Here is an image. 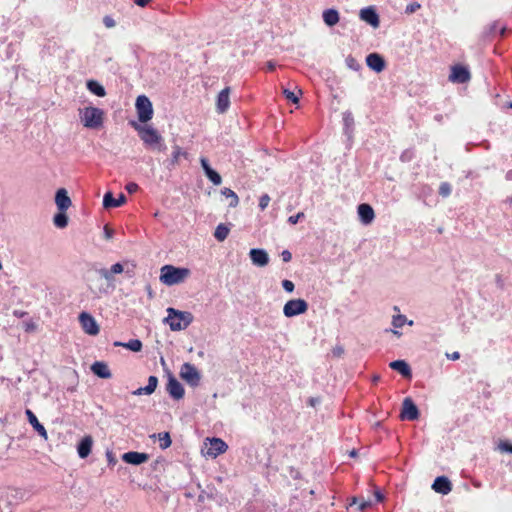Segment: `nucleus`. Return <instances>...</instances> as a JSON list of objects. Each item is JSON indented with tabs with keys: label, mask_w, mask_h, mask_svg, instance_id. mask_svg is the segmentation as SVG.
I'll return each mask as SVG.
<instances>
[{
	"label": "nucleus",
	"mask_w": 512,
	"mask_h": 512,
	"mask_svg": "<svg viewBox=\"0 0 512 512\" xmlns=\"http://www.w3.org/2000/svg\"><path fill=\"white\" fill-rule=\"evenodd\" d=\"M191 274L190 269L185 267H175L173 265H164L160 269V281L167 285L173 286L183 283Z\"/></svg>",
	"instance_id": "1"
},
{
	"label": "nucleus",
	"mask_w": 512,
	"mask_h": 512,
	"mask_svg": "<svg viewBox=\"0 0 512 512\" xmlns=\"http://www.w3.org/2000/svg\"><path fill=\"white\" fill-rule=\"evenodd\" d=\"M167 317L164 322L169 325L172 331H180L186 329L193 322V315L188 311H180L169 307L167 309Z\"/></svg>",
	"instance_id": "2"
},
{
	"label": "nucleus",
	"mask_w": 512,
	"mask_h": 512,
	"mask_svg": "<svg viewBox=\"0 0 512 512\" xmlns=\"http://www.w3.org/2000/svg\"><path fill=\"white\" fill-rule=\"evenodd\" d=\"M79 116L83 125L90 129H98L103 125L104 111L100 108L89 106L79 110Z\"/></svg>",
	"instance_id": "3"
},
{
	"label": "nucleus",
	"mask_w": 512,
	"mask_h": 512,
	"mask_svg": "<svg viewBox=\"0 0 512 512\" xmlns=\"http://www.w3.org/2000/svg\"><path fill=\"white\" fill-rule=\"evenodd\" d=\"M131 125L138 132L139 137L147 146H156L161 143L162 136L158 131L151 126H142L136 122H132Z\"/></svg>",
	"instance_id": "4"
},
{
	"label": "nucleus",
	"mask_w": 512,
	"mask_h": 512,
	"mask_svg": "<svg viewBox=\"0 0 512 512\" xmlns=\"http://www.w3.org/2000/svg\"><path fill=\"white\" fill-rule=\"evenodd\" d=\"M138 119L142 123H146L153 117V106L149 98L145 95H140L135 103Z\"/></svg>",
	"instance_id": "5"
},
{
	"label": "nucleus",
	"mask_w": 512,
	"mask_h": 512,
	"mask_svg": "<svg viewBox=\"0 0 512 512\" xmlns=\"http://www.w3.org/2000/svg\"><path fill=\"white\" fill-rule=\"evenodd\" d=\"M308 310V303L304 299H292L286 302L283 313L286 317H294L304 314Z\"/></svg>",
	"instance_id": "6"
},
{
	"label": "nucleus",
	"mask_w": 512,
	"mask_h": 512,
	"mask_svg": "<svg viewBox=\"0 0 512 512\" xmlns=\"http://www.w3.org/2000/svg\"><path fill=\"white\" fill-rule=\"evenodd\" d=\"M180 377L191 386H197L200 382V374L196 367L190 363L181 366Z\"/></svg>",
	"instance_id": "7"
},
{
	"label": "nucleus",
	"mask_w": 512,
	"mask_h": 512,
	"mask_svg": "<svg viewBox=\"0 0 512 512\" xmlns=\"http://www.w3.org/2000/svg\"><path fill=\"white\" fill-rule=\"evenodd\" d=\"M79 322L83 331L88 335L95 336L100 331L96 320L87 312H82L79 315Z\"/></svg>",
	"instance_id": "8"
},
{
	"label": "nucleus",
	"mask_w": 512,
	"mask_h": 512,
	"mask_svg": "<svg viewBox=\"0 0 512 512\" xmlns=\"http://www.w3.org/2000/svg\"><path fill=\"white\" fill-rule=\"evenodd\" d=\"M400 417L402 420L409 421H414L419 418V410L411 398L404 399Z\"/></svg>",
	"instance_id": "9"
},
{
	"label": "nucleus",
	"mask_w": 512,
	"mask_h": 512,
	"mask_svg": "<svg viewBox=\"0 0 512 512\" xmlns=\"http://www.w3.org/2000/svg\"><path fill=\"white\" fill-rule=\"evenodd\" d=\"M209 445L206 448L205 455L208 457L216 458L217 456L225 453L228 445L220 438L208 439Z\"/></svg>",
	"instance_id": "10"
},
{
	"label": "nucleus",
	"mask_w": 512,
	"mask_h": 512,
	"mask_svg": "<svg viewBox=\"0 0 512 512\" xmlns=\"http://www.w3.org/2000/svg\"><path fill=\"white\" fill-rule=\"evenodd\" d=\"M471 78L469 70L462 65H454L451 68L449 80L453 83H467Z\"/></svg>",
	"instance_id": "11"
},
{
	"label": "nucleus",
	"mask_w": 512,
	"mask_h": 512,
	"mask_svg": "<svg viewBox=\"0 0 512 512\" xmlns=\"http://www.w3.org/2000/svg\"><path fill=\"white\" fill-rule=\"evenodd\" d=\"M230 87H225L222 89L216 98V111L219 114H224L230 107Z\"/></svg>",
	"instance_id": "12"
},
{
	"label": "nucleus",
	"mask_w": 512,
	"mask_h": 512,
	"mask_svg": "<svg viewBox=\"0 0 512 512\" xmlns=\"http://www.w3.org/2000/svg\"><path fill=\"white\" fill-rule=\"evenodd\" d=\"M357 212L361 223L364 225L371 224L375 218V212L372 206L367 203L360 204L357 208Z\"/></svg>",
	"instance_id": "13"
},
{
	"label": "nucleus",
	"mask_w": 512,
	"mask_h": 512,
	"mask_svg": "<svg viewBox=\"0 0 512 512\" xmlns=\"http://www.w3.org/2000/svg\"><path fill=\"white\" fill-rule=\"evenodd\" d=\"M167 391L176 400L182 399L185 393L181 383L173 376H170L168 379Z\"/></svg>",
	"instance_id": "14"
},
{
	"label": "nucleus",
	"mask_w": 512,
	"mask_h": 512,
	"mask_svg": "<svg viewBox=\"0 0 512 512\" xmlns=\"http://www.w3.org/2000/svg\"><path fill=\"white\" fill-rule=\"evenodd\" d=\"M149 455L143 452L130 451L122 455V460L128 464L140 465L147 462Z\"/></svg>",
	"instance_id": "15"
},
{
	"label": "nucleus",
	"mask_w": 512,
	"mask_h": 512,
	"mask_svg": "<svg viewBox=\"0 0 512 512\" xmlns=\"http://www.w3.org/2000/svg\"><path fill=\"white\" fill-rule=\"evenodd\" d=\"M432 489L437 493L447 495L452 490V484L447 477L439 476L434 480V483L432 484Z\"/></svg>",
	"instance_id": "16"
},
{
	"label": "nucleus",
	"mask_w": 512,
	"mask_h": 512,
	"mask_svg": "<svg viewBox=\"0 0 512 512\" xmlns=\"http://www.w3.org/2000/svg\"><path fill=\"white\" fill-rule=\"evenodd\" d=\"M249 255L254 265L263 267L269 262L268 254L263 249H251Z\"/></svg>",
	"instance_id": "17"
},
{
	"label": "nucleus",
	"mask_w": 512,
	"mask_h": 512,
	"mask_svg": "<svg viewBox=\"0 0 512 512\" xmlns=\"http://www.w3.org/2000/svg\"><path fill=\"white\" fill-rule=\"evenodd\" d=\"M200 163H201V166L205 172V175L207 176V178L214 184V185H220L221 182H222V178L221 176L219 175L218 172H216L215 170H213L210 165H209V162L206 158L202 157L200 159Z\"/></svg>",
	"instance_id": "18"
},
{
	"label": "nucleus",
	"mask_w": 512,
	"mask_h": 512,
	"mask_svg": "<svg viewBox=\"0 0 512 512\" xmlns=\"http://www.w3.org/2000/svg\"><path fill=\"white\" fill-rule=\"evenodd\" d=\"M366 64L370 69L376 72H381L385 68V61L383 57L377 53L369 54L366 58Z\"/></svg>",
	"instance_id": "19"
},
{
	"label": "nucleus",
	"mask_w": 512,
	"mask_h": 512,
	"mask_svg": "<svg viewBox=\"0 0 512 512\" xmlns=\"http://www.w3.org/2000/svg\"><path fill=\"white\" fill-rule=\"evenodd\" d=\"M360 18L373 27L379 26V16L372 7L361 9Z\"/></svg>",
	"instance_id": "20"
},
{
	"label": "nucleus",
	"mask_w": 512,
	"mask_h": 512,
	"mask_svg": "<svg viewBox=\"0 0 512 512\" xmlns=\"http://www.w3.org/2000/svg\"><path fill=\"white\" fill-rule=\"evenodd\" d=\"M55 202L58 209L65 212L71 206V199L64 188H60L56 192Z\"/></svg>",
	"instance_id": "21"
},
{
	"label": "nucleus",
	"mask_w": 512,
	"mask_h": 512,
	"mask_svg": "<svg viewBox=\"0 0 512 512\" xmlns=\"http://www.w3.org/2000/svg\"><path fill=\"white\" fill-rule=\"evenodd\" d=\"M126 203V196L121 193L117 199H115L111 192L105 193L103 197V206L105 208H116Z\"/></svg>",
	"instance_id": "22"
},
{
	"label": "nucleus",
	"mask_w": 512,
	"mask_h": 512,
	"mask_svg": "<svg viewBox=\"0 0 512 512\" xmlns=\"http://www.w3.org/2000/svg\"><path fill=\"white\" fill-rule=\"evenodd\" d=\"M25 413L32 427L38 432L40 436H42L44 439H47V431L45 427L38 421L36 415L30 409H27Z\"/></svg>",
	"instance_id": "23"
},
{
	"label": "nucleus",
	"mask_w": 512,
	"mask_h": 512,
	"mask_svg": "<svg viewBox=\"0 0 512 512\" xmlns=\"http://www.w3.org/2000/svg\"><path fill=\"white\" fill-rule=\"evenodd\" d=\"M91 370L95 375L102 379H109L112 376L107 364L104 362L97 361L93 363L91 366Z\"/></svg>",
	"instance_id": "24"
},
{
	"label": "nucleus",
	"mask_w": 512,
	"mask_h": 512,
	"mask_svg": "<svg viewBox=\"0 0 512 512\" xmlns=\"http://www.w3.org/2000/svg\"><path fill=\"white\" fill-rule=\"evenodd\" d=\"M390 368L399 372L403 377L411 378L412 373L409 365L404 360H395L389 364Z\"/></svg>",
	"instance_id": "25"
},
{
	"label": "nucleus",
	"mask_w": 512,
	"mask_h": 512,
	"mask_svg": "<svg viewBox=\"0 0 512 512\" xmlns=\"http://www.w3.org/2000/svg\"><path fill=\"white\" fill-rule=\"evenodd\" d=\"M93 440L91 436H85L78 444L77 451L80 458H86L91 453Z\"/></svg>",
	"instance_id": "26"
},
{
	"label": "nucleus",
	"mask_w": 512,
	"mask_h": 512,
	"mask_svg": "<svg viewBox=\"0 0 512 512\" xmlns=\"http://www.w3.org/2000/svg\"><path fill=\"white\" fill-rule=\"evenodd\" d=\"M158 385V378L156 376H150L148 378V384L145 387H140L133 392L134 395L140 396L142 394H152Z\"/></svg>",
	"instance_id": "27"
},
{
	"label": "nucleus",
	"mask_w": 512,
	"mask_h": 512,
	"mask_svg": "<svg viewBox=\"0 0 512 512\" xmlns=\"http://www.w3.org/2000/svg\"><path fill=\"white\" fill-rule=\"evenodd\" d=\"M322 16L324 23L329 27L336 25L340 20L339 12L332 8L324 10Z\"/></svg>",
	"instance_id": "28"
},
{
	"label": "nucleus",
	"mask_w": 512,
	"mask_h": 512,
	"mask_svg": "<svg viewBox=\"0 0 512 512\" xmlns=\"http://www.w3.org/2000/svg\"><path fill=\"white\" fill-rule=\"evenodd\" d=\"M124 270L123 265L120 263H116L111 266L110 270L107 269H101L100 275L105 278L106 280L110 281L113 279V274H119L122 273Z\"/></svg>",
	"instance_id": "29"
},
{
	"label": "nucleus",
	"mask_w": 512,
	"mask_h": 512,
	"mask_svg": "<svg viewBox=\"0 0 512 512\" xmlns=\"http://www.w3.org/2000/svg\"><path fill=\"white\" fill-rule=\"evenodd\" d=\"M86 86L91 93L95 94L98 97H104L106 95L104 87L96 80H88Z\"/></svg>",
	"instance_id": "30"
},
{
	"label": "nucleus",
	"mask_w": 512,
	"mask_h": 512,
	"mask_svg": "<svg viewBox=\"0 0 512 512\" xmlns=\"http://www.w3.org/2000/svg\"><path fill=\"white\" fill-rule=\"evenodd\" d=\"M115 346L125 347L133 352H139L142 349V342L139 339H131L127 343L115 342Z\"/></svg>",
	"instance_id": "31"
},
{
	"label": "nucleus",
	"mask_w": 512,
	"mask_h": 512,
	"mask_svg": "<svg viewBox=\"0 0 512 512\" xmlns=\"http://www.w3.org/2000/svg\"><path fill=\"white\" fill-rule=\"evenodd\" d=\"M228 234H229V228L227 226H225L224 224H219L215 229L214 237L218 241H224L228 237Z\"/></svg>",
	"instance_id": "32"
},
{
	"label": "nucleus",
	"mask_w": 512,
	"mask_h": 512,
	"mask_svg": "<svg viewBox=\"0 0 512 512\" xmlns=\"http://www.w3.org/2000/svg\"><path fill=\"white\" fill-rule=\"evenodd\" d=\"M181 157L188 158V153L183 151L181 149V147L175 146L174 150H173V153H172V159H171L172 165L179 164Z\"/></svg>",
	"instance_id": "33"
},
{
	"label": "nucleus",
	"mask_w": 512,
	"mask_h": 512,
	"mask_svg": "<svg viewBox=\"0 0 512 512\" xmlns=\"http://www.w3.org/2000/svg\"><path fill=\"white\" fill-rule=\"evenodd\" d=\"M222 194L226 197V198H230L231 201L229 203L230 207H236L239 203V198L237 196V194L231 190L230 188H224L222 190Z\"/></svg>",
	"instance_id": "34"
},
{
	"label": "nucleus",
	"mask_w": 512,
	"mask_h": 512,
	"mask_svg": "<svg viewBox=\"0 0 512 512\" xmlns=\"http://www.w3.org/2000/svg\"><path fill=\"white\" fill-rule=\"evenodd\" d=\"M54 224L59 228H65L68 224V217L65 212H60L54 216Z\"/></svg>",
	"instance_id": "35"
},
{
	"label": "nucleus",
	"mask_w": 512,
	"mask_h": 512,
	"mask_svg": "<svg viewBox=\"0 0 512 512\" xmlns=\"http://www.w3.org/2000/svg\"><path fill=\"white\" fill-rule=\"evenodd\" d=\"M158 438H159V445L162 449H166V448L170 447L172 441H171V438H170V435L168 432L159 433Z\"/></svg>",
	"instance_id": "36"
},
{
	"label": "nucleus",
	"mask_w": 512,
	"mask_h": 512,
	"mask_svg": "<svg viewBox=\"0 0 512 512\" xmlns=\"http://www.w3.org/2000/svg\"><path fill=\"white\" fill-rule=\"evenodd\" d=\"M356 504L358 505V509L360 511H363V510H365V509H367L368 507L371 506V502L370 501H366V500L360 499L358 497H353L351 499L350 506L356 505Z\"/></svg>",
	"instance_id": "37"
},
{
	"label": "nucleus",
	"mask_w": 512,
	"mask_h": 512,
	"mask_svg": "<svg viewBox=\"0 0 512 512\" xmlns=\"http://www.w3.org/2000/svg\"><path fill=\"white\" fill-rule=\"evenodd\" d=\"M452 187L448 182H443L439 186V194L442 197H448L451 194Z\"/></svg>",
	"instance_id": "38"
},
{
	"label": "nucleus",
	"mask_w": 512,
	"mask_h": 512,
	"mask_svg": "<svg viewBox=\"0 0 512 512\" xmlns=\"http://www.w3.org/2000/svg\"><path fill=\"white\" fill-rule=\"evenodd\" d=\"M283 94L285 95L286 99L292 103L297 104L299 102V97L294 92L288 89H284Z\"/></svg>",
	"instance_id": "39"
},
{
	"label": "nucleus",
	"mask_w": 512,
	"mask_h": 512,
	"mask_svg": "<svg viewBox=\"0 0 512 512\" xmlns=\"http://www.w3.org/2000/svg\"><path fill=\"white\" fill-rule=\"evenodd\" d=\"M270 196L268 194H263L259 199V208L263 211L265 210L270 203Z\"/></svg>",
	"instance_id": "40"
},
{
	"label": "nucleus",
	"mask_w": 512,
	"mask_h": 512,
	"mask_svg": "<svg viewBox=\"0 0 512 512\" xmlns=\"http://www.w3.org/2000/svg\"><path fill=\"white\" fill-rule=\"evenodd\" d=\"M406 322V317L404 315H397L393 317L392 324L396 328L402 327Z\"/></svg>",
	"instance_id": "41"
},
{
	"label": "nucleus",
	"mask_w": 512,
	"mask_h": 512,
	"mask_svg": "<svg viewBox=\"0 0 512 512\" xmlns=\"http://www.w3.org/2000/svg\"><path fill=\"white\" fill-rule=\"evenodd\" d=\"M499 449L502 452L512 453V443H510L509 441H501L499 444Z\"/></svg>",
	"instance_id": "42"
},
{
	"label": "nucleus",
	"mask_w": 512,
	"mask_h": 512,
	"mask_svg": "<svg viewBox=\"0 0 512 512\" xmlns=\"http://www.w3.org/2000/svg\"><path fill=\"white\" fill-rule=\"evenodd\" d=\"M420 7H421V5L419 3L413 2L406 6L405 12L407 14H412V13L416 12L417 10H419Z\"/></svg>",
	"instance_id": "43"
},
{
	"label": "nucleus",
	"mask_w": 512,
	"mask_h": 512,
	"mask_svg": "<svg viewBox=\"0 0 512 512\" xmlns=\"http://www.w3.org/2000/svg\"><path fill=\"white\" fill-rule=\"evenodd\" d=\"M282 286L284 288L285 291L289 292V293H292L294 291V288H295V285L292 281L290 280H283L282 281Z\"/></svg>",
	"instance_id": "44"
},
{
	"label": "nucleus",
	"mask_w": 512,
	"mask_h": 512,
	"mask_svg": "<svg viewBox=\"0 0 512 512\" xmlns=\"http://www.w3.org/2000/svg\"><path fill=\"white\" fill-rule=\"evenodd\" d=\"M37 328V324L33 321H28L24 323V330L28 333L34 332Z\"/></svg>",
	"instance_id": "45"
},
{
	"label": "nucleus",
	"mask_w": 512,
	"mask_h": 512,
	"mask_svg": "<svg viewBox=\"0 0 512 512\" xmlns=\"http://www.w3.org/2000/svg\"><path fill=\"white\" fill-rule=\"evenodd\" d=\"M304 217V213L303 212H299L297 213L296 215H293V216H290L288 218V222L292 225H295L298 223V221Z\"/></svg>",
	"instance_id": "46"
},
{
	"label": "nucleus",
	"mask_w": 512,
	"mask_h": 512,
	"mask_svg": "<svg viewBox=\"0 0 512 512\" xmlns=\"http://www.w3.org/2000/svg\"><path fill=\"white\" fill-rule=\"evenodd\" d=\"M125 188L128 193L133 194L139 189V186H138V184H136L134 182H130L126 185Z\"/></svg>",
	"instance_id": "47"
},
{
	"label": "nucleus",
	"mask_w": 512,
	"mask_h": 512,
	"mask_svg": "<svg viewBox=\"0 0 512 512\" xmlns=\"http://www.w3.org/2000/svg\"><path fill=\"white\" fill-rule=\"evenodd\" d=\"M281 258L284 262H289L292 259V254L288 250H284L281 253Z\"/></svg>",
	"instance_id": "48"
},
{
	"label": "nucleus",
	"mask_w": 512,
	"mask_h": 512,
	"mask_svg": "<svg viewBox=\"0 0 512 512\" xmlns=\"http://www.w3.org/2000/svg\"><path fill=\"white\" fill-rule=\"evenodd\" d=\"M446 356H447V358L455 361V360H458L460 358V353L455 351V352H453L451 354L447 353Z\"/></svg>",
	"instance_id": "49"
},
{
	"label": "nucleus",
	"mask_w": 512,
	"mask_h": 512,
	"mask_svg": "<svg viewBox=\"0 0 512 512\" xmlns=\"http://www.w3.org/2000/svg\"><path fill=\"white\" fill-rule=\"evenodd\" d=\"M151 0H134L135 4L144 7L146 6Z\"/></svg>",
	"instance_id": "50"
},
{
	"label": "nucleus",
	"mask_w": 512,
	"mask_h": 512,
	"mask_svg": "<svg viewBox=\"0 0 512 512\" xmlns=\"http://www.w3.org/2000/svg\"><path fill=\"white\" fill-rule=\"evenodd\" d=\"M275 67H276V65L274 62H272V61L267 62L266 68L268 71H270V72L274 71Z\"/></svg>",
	"instance_id": "51"
},
{
	"label": "nucleus",
	"mask_w": 512,
	"mask_h": 512,
	"mask_svg": "<svg viewBox=\"0 0 512 512\" xmlns=\"http://www.w3.org/2000/svg\"><path fill=\"white\" fill-rule=\"evenodd\" d=\"M104 23H105V25L107 27H113L114 26V21L111 18H109V17H106L104 19Z\"/></svg>",
	"instance_id": "52"
},
{
	"label": "nucleus",
	"mask_w": 512,
	"mask_h": 512,
	"mask_svg": "<svg viewBox=\"0 0 512 512\" xmlns=\"http://www.w3.org/2000/svg\"><path fill=\"white\" fill-rule=\"evenodd\" d=\"M107 456H108V459H109V463L114 465L116 463V460L112 457V454L110 452H108Z\"/></svg>",
	"instance_id": "53"
},
{
	"label": "nucleus",
	"mask_w": 512,
	"mask_h": 512,
	"mask_svg": "<svg viewBox=\"0 0 512 512\" xmlns=\"http://www.w3.org/2000/svg\"><path fill=\"white\" fill-rule=\"evenodd\" d=\"M26 314V312L22 311H14V315L17 317H23Z\"/></svg>",
	"instance_id": "54"
},
{
	"label": "nucleus",
	"mask_w": 512,
	"mask_h": 512,
	"mask_svg": "<svg viewBox=\"0 0 512 512\" xmlns=\"http://www.w3.org/2000/svg\"><path fill=\"white\" fill-rule=\"evenodd\" d=\"M496 26H497L496 22L491 25L489 34H492L494 32V30L496 29Z\"/></svg>",
	"instance_id": "55"
},
{
	"label": "nucleus",
	"mask_w": 512,
	"mask_h": 512,
	"mask_svg": "<svg viewBox=\"0 0 512 512\" xmlns=\"http://www.w3.org/2000/svg\"><path fill=\"white\" fill-rule=\"evenodd\" d=\"M343 350L341 348L334 351V354L337 356H340L342 354Z\"/></svg>",
	"instance_id": "56"
},
{
	"label": "nucleus",
	"mask_w": 512,
	"mask_h": 512,
	"mask_svg": "<svg viewBox=\"0 0 512 512\" xmlns=\"http://www.w3.org/2000/svg\"><path fill=\"white\" fill-rule=\"evenodd\" d=\"M375 495H376V498L378 501H382L383 498H382V495L380 494V492H376Z\"/></svg>",
	"instance_id": "57"
},
{
	"label": "nucleus",
	"mask_w": 512,
	"mask_h": 512,
	"mask_svg": "<svg viewBox=\"0 0 512 512\" xmlns=\"http://www.w3.org/2000/svg\"><path fill=\"white\" fill-rule=\"evenodd\" d=\"M506 178L512 180V170L507 173Z\"/></svg>",
	"instance_id": "58"
},
{
	"label": "nucleus",
	"mask_w": 512,
	"mask_h": 512,
	"mask_svg": "<svg viewBox=\"0 0 512 512\" xmlns=\"http://www.w3.org/2000/svg\"><path fill=\"white\" fill-rule=\"evenodd\" d=\"M105 232H106L108 238L111 237V233L108 231L107 227L105 228Z\"/></svg>",
	"instance_id": "59"
},
{
	"label": "nucleus",
	"mask_w": 512,
	"mask_h": 512,
	"mask_svg": "<svg viewBox=\"0 0 512 512\" xmlns=\"http://www.w3.org/2000/svg\"><path fill=\"white\" fill-rule=\"evenodd\" d=\"M504 31H505V28H502V29H501V34H502V35L504 34Z\"/></svg>",
	"instance_id": "60"
},
{
	"label": "nucleus",
	"mask_w": 512,
	"mask_h": 512,
	"mask_svg": "<svg viewBox=\"0 0 512 512\" xmlns=\"http://www.w3.org/2000/svg\"><path fill=\"white\" fill-rule=\"evenodd\" d=\"M509 202L512 204V196L509 198Z\"/></svg>",
	"instance_id": "61"
},
{
	"label": "nucleus",
	"mask_w": 512,
	"mask_h": 512,
	"mask_svg": "<svg viewBox=\"0 0 512 512\" xmlns=\"http://www.w3.org/2000/svg\"><path fill=\"white\" fill-rule=\"evenodd\" d=\"M510 107H512V103L510 104Z\"/></svg>",
	"instance_id": "62"
}]
</instances>
